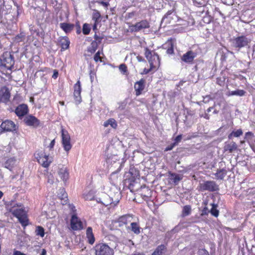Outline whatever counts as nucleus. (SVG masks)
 I'll list each match as a JSON object with an SVG mask.
<instances>
[{"instance_id":"f257e3e1","label":"nucleus","mask_w":255,"mask_h":255,"mask_svg":"<svg viewBox=\"0 0 255 255\" xmlns=\"http://www.w3.org/2000/svg\"><path fill=\"white\" fill-rule=\"evenodd\" d=\"M139 173L134 166H130L128 172L124 174L123 183L124 188L127 187L131 192L134 193V201L138 203H141L143 201L142 187L138 182Z\"/></svg>"},{"instance_id":"f03ea898","label":"nucleus","mask_w":255,"mask_h":255,"mask_svg":"<svg viewBox=\"0 0 255 255\" xmlns=\"http://www.w3.org/2000/svg\"><path fill=\"white\" fill-rule=\"evenodd\" d=\"M8 211L18 219L24 228L30 224L27 212L22 204H15L9 207Z\"/></svg>"},{"instance_id":"7ed1b4c3","label":"nucleus","mask_w":255,"mask_h":255,"mask_svg":"<svg viewBox=\"0 0 255 255\" xmlns=\"http://www.w3.org/2000/svg\"><path fill=\"white\" fill-rule=\"evenodd\" d=\"M146 50L145 54L148 60L149 68L144 67V74L155 71L159 63L158 55L153 51H149L148 49Z\"/></svg>"},{"instance_id":"20e7f679","label":"nucleus","mask_w":255,"mask_h":255,"mask_svg":"<svg viewBox=\"0 0 255 255\" xmlns=\"http://www.w3.org/2000/svg\"><path fill=\"white\" fill-rule=\"evenodd\" d=\"M0 64L8 70H11L14 64V58L10 52L5 51L0 57Z\"/></svg>"},{"instance_id":"39448f33","label":"nucleus","mask_w":255,"mask_h":255,"mask_svg":"<svg viewBox=\"0 0 255 255\" xmlns=\"http://www.w3.org/2000/svg\"><path fill=\"white\" fill-rule=\"evenodd\" d=\"M95 255H114V249L106 243H99L94 248Z\"/></svg>"},{"instance_id":"423d86ee","label":"nucleus","mask_w":255,"mask_h":255,"mask_svg":"<svg viewBox=\"0 0 255 255\" xmlns=\"http://www.w3.org/2000/svg\"><path fill=\"white\" fill-rule=\"evenodd\" d=\"M231 41L232 46L239 50L241 48L247 46L251 40L246 36L241 35L234 38Z\"/></svg>"},{"instance_id":"0eeeda50","label":"nucleus","mask_w":255,"mask_h":255,"mask_svg":"<svg viewBox=\"0 0 255 255\" xmlns=\"http://www.w3.org/2000/svg\"><path fill=\"white\" fill-rule=\"evenodd\" d=\"M37 162L44 168H48L52 161L49 159V156L46 155L43 151H37L35 153Z\"/></svg>"},{"instance_id":"6e6552de","label":"nucleus","mask_w":255,"mask_h":255,"mask_svg":"<svg viewBox=\"0 0 255 255\" xmlns=\"http://www.w3.org/2000/svg\"><path fill=\"white\" fill-rule=\"evenodd\" d=\"M62 144L65 151L68 152L72 148L71 143V137L68 131L63 128H61Z\"/></svg>"},{"instance_id":"1a4fd4ad","label":"nucleus","mask_w":255,"mask_h":255,"mask_svg":"<svg viewBox=\"0 0 255 255\" xmlns=\"http://www.w3.org/2000/svg\"><path fill=\"white\" fill-rule=\"evenodd\" d=\"M200 190L202 191H208L210 192L219 190V186L214 181H206L199 185Z\"/></svg>"},{"instance_id":"9d476101","label":"nucleus","mask_w":255,"mask_h":255,"mask_svg":"<svg viewBox=\"0 0 255 255\" xmlns=\"http://www.w3.org/2000/svg\"><path fill=\"white\" fill-rule=\"evenodd\" d=\"M11 93L9 89L6 86L0 88V103L7 105L10 101Z\"/></svg>"},{"instance_id":"9b49d317","label":"nucleus","mask_w":255,"mask_h":255,"mask_svg":"<svg viewBox=\"0 0 255 255\" xmlns=\"http://www.w3.org/2000/svg\"><path fill=\"white\" fill-rule=\"evenodd\" d=\"M70 226L73 231H80L84 229L82 222L76 214H73L71 217Z\"/></svg>"},{"instance_id":"f8f14e48","label":"nucleus","mask_w":255,"mask_h":255,"mask_svg":"<svg viewBox=\"0 0 255 255\" xmlns=\"http://www.w3.org/2000/svg\"><path fill=\"white\" fill-rule=\"evenodd\" d=\"M15 125L10 120L3 121L0 126V134L5 131H11L15 129Z\"/></svg>"},{"instance_id":"ddd939ff","label":"nucleus","mask_w":255,"mask_h":255,"mask_svg":"<svg viewBox=\"0 0 255 255\" xmlns=\"http://www.w3.org/2000/svg\"><path fill=\"white\" fill-rule=\"evenodd\" d=\"M119 201H113L111 198L108 195H105L103 199L100 198L98 201V203L103 204L106 207L109 206V208L115 207L119 203Z\"/></svg>"},{"instance_id":"4468645a","label":"nucleus","mask_w":255,"mask_h":255,"mask_svg":"<svg viewBox=\"0 0 255 255\" xmlns=\"http://www.w3.org/2000/svg\"><path fill=\"white\" fill-rule=\"evenodd\" d=\"M73 88V96L74 100L76 102H77V103H80L82 100L81 95L82 92V88L81 82L80 81V78L78 80L77 82L74 85Z\"/></svg>"},{"instance_id":"2eb2a0df","label":"nucleus","mask_w":255,"mask_h":255,"mask_svg":"<svg viewBox=\"0 0 255 255\" xmlns=\"http://www.w3.org/2000/svg\"><path fill=\"white\" fill-rule=\"evenodd\" d=\"M23 122L27 126L33 128H37L40 124L39 120L32 115L26 116L23 120Z\"/></svg>"},{"instance_id":"dca6fc26","label":"nucleus","mask_w":255,"mask_h":255,"mask_svg":"<svg viewBox=\"0 0 255 255\" xmlns=\"http://www.w3.org/2000/svg\"><path fill=\"white\" fill-rule=\"evenodd\" d=\"M133 221V216L129 214L124 215L120 217L115 222L119 224V227L127 225Z\"/></svg>"},{"instance_id":"f3484780","label":"nucleus","mask_w":255,"mask_h":255,"mask_svg":"<svg viewBox=\"0 0 255 255\" xmlns=\"http://www.w3.org/2000/svg\"><path fill=\"white\" fill-rule=\"evenodd\" d=\"M29 110L27 105L22 104L18 105L15 109V113L19 118L21 119L23 117L26 115L28 113Z\"/></svg>"},{"instance_id":"a211bd4d","label":"nucleus","mask_w":255,"mask_h":255,"mask_svg":"<svg viewBox=\"0 0 255 255\" xmlns=\"http://www.w3.org/2000/svg\"><path fill=\"white\" fill-rule=\"evenodd\" d=\"M196 56L197 54L195 52L190 50L184 54L182 56L181 59L185 63L191 64L192 63L194 59L196 57Z\"/></svg>"},{"instance_id":"6ab92c4d","label":"nucleus","mask_w":255,"mask_h":255,"mask_svg":"<svg viewBox=\"0 0 255 255\" xmlns=\"http://www.w3.org/2000/svg\"><path fill=\"white\" fill-rule=\"evenodd\" d=\"M238 150V145L237 143L233 141H227L225 143L224 146V152H227L229 153H232Z\"/></svg>"},{"instance_id":"aec40b11","label":"nucleus","mask_w":255,"mask_h":255,"mask_svg":"<svg viewBox=\"0 0 255 255\" xmlns=\"http://www.w3.org/2000/svg\"><path fill=\"white\" fill-rule=\"evenodd\" d=\"M86 237L87 239V242L93 245L95 242V237L93 232V229L91 227H88L86 231Z\"/></svg>"},{"instance_id":"412c9836","label":"nucleus","mask_w":255,"mask_h":255,"mask_svg":"<svg viewBox=\"0 0 255 255\" xmlns=\"http://www.w3.org/2000/svg\"><path fill=\"white\" fill-rule=\"evenodd\" d=\"M58 42L59 45L61 48V51H64L69 48L70 42L68 37L64 36L61 37L59 39Z\"/></svg>"},{"instance_id":"4be33fe9","label":"nucleus","mask_w":255,"mask_h":255,"mask_svg":"<svg viewBox=\"0 0 255 255\" xmlns=\"http://www.w3.org/2000/svg\"><path fill=\"white\" fill-rule=\"evenodd\" d=\"M134 89L136 96L142 94L143 90V79L142 78L134 83Z\"/></svg>"},{"instance_id":"5701e85b","label":"nucleus","mask_w":255,"mask_h":255,"mask_svg":"<svg viewBox=\"0 0 255 255\" xmlns=\"http://www.w3.org/2000/svg\"><path fill=\"white\" fill-rule=\"evenodd\" d=\"M74 24L73 23L62 22L60 23V27L66 33H70L74 28Z\"/></svg>"},{"instance_id":"b1692460","label":"nucleus","mask_w":255,"mask_h":255,"mask_svg":"<svg viewBox=\"0 0 255 255\" xmlns=\"http://www.w3.org/2000/svg\"><path fill=\"white\" fill-rule=\"evenodd\" d=\"M58 173L63 181H66L69 178V172L66 167L63 166L59 168Z\"/></svg>"},{"instance_id":"393cba45","label":"nucleus","mask_w":255,"mask_h":255,"mask_svg":"<svg viewBox=\"0 0 255 255\" xmlns=\"http://www.w3.org/2000/svg\"><path fill=\"white\" fill-rule=\"evenodd\" d=\"M16 160L15 157L7 159L4 162V167L11 171L16 164Z\"/></svg>"},{"instance_id":"a878e982","label":"nucleus","mask_w":255,"mask_h":255,"mask_svg":"<svg viewBox=\"0 0 255 255\" xmlns=\"http://www.w3.org/2000/svg\"><path fill=\"white\" fill-rule=\"evenodd\" d=\"M142 28H143V22L142 21L129 26V29L131 32L138 31Z\"/></svg>"},{"instance_id":"bb28decb","label":"nucleus","mask_w":255,"mask_h":255,"mask_svg":"<svg viewBox=\"0 0 255 255\" xmlns=\"http://www.w3.org/2000/svg\"><path fill=\"white\" fill-rule=\"evenodd\" d=\"M169 173L170 175V179L173 181L175 185H177L179 182L183 178V176L182 175H179L171 172H169Z\"/></svg>"},{"instance_id":"cd10ccee","label":"nucleus","mask_w":255,"mask_h":255,"mask_svg":"<svg viewBox=\"0 0 255 255\" xmlns=\"http://www.w3.org/2000/svg\"><path fill=\"white\" fill-rule=\"evenodd\" d=\"M102 16L100 12L97 9H94L92 15V19L94 23H99L101 21Z\"/></svg>"},{"instance_id":"c85d7f7f","label":"nucleus","mask_w":255,"mask_h":255,"mask_svg":"<svg viewBox=\"0 0 255 255\" xmlns=\"http://www.w3.org/2000/svg\"><path fill=\"white\" fill-rule=\"evenodd\" d=\"M128 229H130L132 232L136 234H138L140 233V228L139 227V225L134 222H132L130 223V227H128Z\"/></svg>"},{"instance_id":"c756f323","label":"nucleus","mask_w":255,"mask_h":255,"mask_svg":"<svg viewBox=\"0 0 255 255\" xmlns=\"http://www.w3.org/2000/svg\"><path fill=\"white\" fill-rule=\"evenodd\" d=\"M227 171L225 169H218L215 175L218 179L222 180L227 174Z\"/></svg>"},{"instance_id":"7c9ffc66","label":"nucleus","mask_w":255,"mask_h":255,"mask_svg":"<svg viewBox=\"0 0 255 255\" xmlns=\"http://www.w3.org/2000/svg\"><path fill=\"white\" fill-rule=\"evenodd\" d=\"M246 92L243 90L238 89L235 91L229 92L228 96H243L245 95Z\"/></svg>"},{"instance_id":"2f4dec72","label":"nucleus","mask_w":255,"mask_h":255,"mask_svg":"<svg viewBox=\"0 0 255 255\" xmlns=\"http://www.w3.org/2000/svg\"><path fill=\"white\" fill-rule=\"evenodd\" d=\"M191 212V207L190 205L184 206L182 211V217H184L189 215Z\"/></svg>"},{"instance_id":"473e14b6","label":"nucleus","mask_w":255,"mask_h":255,"mask_svg":"<svg viewBox=\"0 0 255 255\" xmlns=\"http://www.w3.org/2000/svg\"><path fill=\"white\" fill-rule=\"evenodd\" d=\"M101 54L103 55H104L102 49L101 50V51L99 50L95 53L94 56V60L95 61V62H103L102 57L101 56Z\"/></svg>"},{"instance_id":"72a5a7b5","label":"nucleus","mask_w":255,"mask_h":255,"mask_svg":"<svg viewBox=\"0 0 255 255\" xmlns=\"http://www.w3.org/2000/svg\"><path fill=\"white\" fill-rule=\"evenodd\" d=\"M165 249V247L164 245H160L156 249L152 255H162Z\"/></svg>"},{"instance_id":"f704fd0d","label":"nucleus","mask_w":255,"mask_h":255,"mask_svg":"<svg viewBox=\"0 0 255 255\" xmlns=\"http://www.w3.org/2000/svg\"><path fill=\"white\" fill-rule=\"evenodd\" d=\"M211 205L212 206V208L210 211V212L213 216L217 217L219 216V210L217 209V207L218 206L217 204H215L214 203L211 204Z\"/></svg>"},{"instance_id":"c9c22d12","label":"nucleus","mask_w":255,"mask_h":255,"mask_svg":"<svg viewBox=\"0 0 255 255\" xmlns=\"http://www.w3.org/2000/svg\"><path fill=\"white\" fill-rule=\"evenodd\" d=\"M243 134V131L241 129H239L237 130L234 131H233L228 136L229 138H231L233 136L234 137H239L241 135Z\"/></svg>"},{"instance_id":"e433bc0d","label":"nucleus","mask_w":255,"mask_h":255,"mask_svg":"<svg viewBox=\"0 0 255 255\" xmlns=\"http://www.w3.org/2000/svg\"><path fill=\"white\" fill-rule=\"evenodd\" d=\"M91 27L88 23H84L83 25L82 32L84 35H88L90 33Z\"/></svg>"},{"instance_id":"4c0bfd02","label":"nucleus","mask_w":255,"mask_h":255,"mask_svg":"<svg viewBox=\"0 0 255 255\" xmlns=\"http://www.w3.org/2000/svg\"><path fill=\"white\" fill-rule=\"evenodd\" d=\"M97 43L96 42L93 41L91 43V46L88 48V51L91 53H94L97 49Z\"/></svg>"},{"instance_id":"58836bf2","label":"nucleus","mask_w":255,"mask_h":255,"mask_svg":"<svg viewBox=\"0 0 255 255\" xmlns=\"http://www.w3.org/2000/svg\"><path fill=\"white\" fill-rule=\"evenodd\" d=\"M36 235L40 236L41 237H43L44 236V230L41 226H38L36 227Z\"/></svg>"},{"instance_id":"ea45409f","label":"nucleus","mask_w":255,"mask_h":255,"mask_svg":"<svg viewBox=\"0 0 255 255\" xmlns=\"http://www.w3.org/2000/svg\"><path fill=\"white\" fill-rule=\"evenodd\" d=\"M166 44L168 45V48L167 50V53L169 54H172L174 53L173 44L171 41L168 42Z\"/></svg>"},{"instance_id":"a19ab883","label":"nucleus","mask_w":255,"mask_h":255,"mask_svg":"<svg viewBox=\"0 0 255 255\" xmlns=\"http://www.w3.org/2000/svg\"><path fill=\"white\" fill-rule=\"evenodd\" d=\"M119 70L123 74H128V67L125 64H122L119 66Z\"/></svg>"},{"instance_id":"79ce46f5","label":"nucleus","mask_w":255,"mask_h":255,"mask_svg":"<svg viewBox=\"0 0 255 255\" xmlns=\"http://www.w3.org/2000/svg\"><path fill=\"white\" fill-rule=\"evenodd\" d=\"M110 125L114 128H116L117 127V124L116 120L114 119L111 118L109 119Z\"/></svg>"},{"instance_id":"37998d69","label":"nucleus","mask_w":255,"mask_h":255,"mask_svg":"<svg viewBox=\"0 0 255 255\" xmlns=\"http://www.w3.org/2000/svg\"><path fill=\"white\" fill-rule=\"evenodd\" d=\"M97 2L100 4L104 6L106 8V9H108V7L110 5V4L108 2L104 1H103L101 0H97Z\"/></svg>"},{"instance_id":"c03bdc74","label":"nucleus","mask_w":255,"mask_h":255,"mask_svg":"<svg viewBox=\"0 0 255 255\" xmlns=\"http://www.w3.org/2000/svg\"><path fill=\"white\" fill-rule=\"evenodd\" d=\"M198 255H209L208 252L205 249H200L198 252Z\"/></svg>"},{"instance_id":"a18cd8bd","label":"nucleus","mask_w":255,"mask_h":255,"mask_svg":"<svg viewBox=\"0 0 255 255\" xmlns=\"http://www.w3.org/2000/svg\"><path fill=\"white\" fill-rule=\"evenodd\" d=\"M181 139H182V135L181 134L178 135L175 138L174 142L173 143L174 144V145H177L179 142L181 141Z\"/></svg>"},{"instance_id":"49530a36","label":"nucleus","mask_w":255,"mask_h":255,"mask_svg":"<svg viewBox=\"0 0 255 255\" xmlns=\"http://www.w3.org/2000/svg\"><path fill=\"white\" fill-rule=\"evenodd\" d=\"M211 99L212 98H211L210 96L208 95L203 97V102L207 103H208Z\"/></svg>"},{"instance_id":"de8ad7c7","label":"nucleus","mask_w":255,"mask_h":255,"mask_svg":"<svg viewBox=\"0 0 255 255\" xmlns=\"http://www.w3.org/2000/svg\"><path fill=\"white\" fill-rule=\"evenodd\" d=\"M210 212V211L208 210V209L207 207H205L204 208V209L202 210L201 215H208V214Z\"/></svg>"},{"instance_id":"09e8293b","label":"nucleus","mask_w":255,"mask_h":255,"mask_svg":"<svg viewBox=\"0 0 255 255\" xmlns=\"http://www.w3.org/2000/svg\"><path fill=\"white\" fill-rule=\"evenodd\" d=\"M55 139H54L51 141L49 145L48 146V148H49V150H52L53 148L54 145H55Z\"/></svg>"},{"instance_id":"8fccbe9b","label":"nucleus","mask_w":255,"mask_h":255,"mask_svg":"<svg viewBox=\"0 0 255 255\" xmlns=\"http://www.w3.org/2000/svg\"><path fill=\"white\" fill-rule=\"evenodd\" d=\"M13 255H26L25 254L21 252L20 251L14 250L13 251Z\"/></svg>"},{"instance_id":"3c124183","label":"nucleus","mask_w":255,"mask_h":255,"mask_svg":"<svg viewBox=\"0 0 255 255\" xmlns=\"http://www.w3.org/2000/svg\"><path fill=\"white\" fill-rule=\"evenodd\" d=\"M58 76V71L57 70H54L53 74L52 77L53 79H56L57 78Z\"/></svg>"},{"instance_id":"603ef678","label":"nucleus","mask_w":255,"mask_h":255,"mask_svg":"<svg viewBox=\"0 0 255 255\" xmlns=\"http://www.w3.org/2000/svg\"><path fill=\"white\" fill-rule=\"evenodd\" d=\"M176 145H174V144L173 143L172 144H171L170 145L167 146L166 149H165V150L166 151H168V150H171Z\"/></svg>"},{"instance_id":"864d4df0","label":"nucleus","mask_w":255,"mask_h":255,"mask_svg":"<svg viewBox=\"0 0 255 255\" xmlns=\"http://www.w3.org/2000/svg\"><path fill=\"white\" fill-rule=\"evenodd\" d=\"M76 26H77L76 33H77V34H79L81 33V27L79 23H77Z\"/></svg>"},{"instance_id":"5fc2aeb1","label":"nucleus","mask_w":255,"mask_h":255,"mask_svg":"<svg viewBox=\"0 0 255 255\" xmlns=\"http://www.w3.org/2000/svg\"><path fill=\"white\" fill-rule=\"evenodd\" d=\"M98 24H99V23H94L93 25V30L94 31H95V32H96V31L97 30V26H98Z\"/></svg>"},{"instance_id":"6e6d98bb","label":"nucleus","mask_w":255,"mask_h":255,"mask_svg":"<svg viewBox=\"0 0 255 255\" xmlns=\"http://www.w3.org/2000/svg\"><path fill=\"white\" fill-rule=\"evenodd\" d=\"M109 125H110L109 119L108 120L106 121V122H105L104 123V126L105 127H108Z\"/></svg>"},{"instance_id":"4d7b16f0","label":"nucleus","mask_w":255,"mask_h":255,"mask_svg":"<svg viewBox=\"0 0 255 255\" xmlns=\"http://www.w3.org/2000/svg\"><path fill=\"white\" fill-rule=\"evenodd\" d=\"M252 132H248L246 133V135H245V138H248L249 136H252Z\"/></svg>"},{"instance_id":"13d9d810","label":"nucleus","mask_w":255,"mask_h":255,"mask_svg":"<svg viewBox=\"0 0 255 255\" xmlns=\"http://www.w3.org/2000/svg\"><path fill=\"white\" fill-rule=\"evenodd\" d=\"M40 255H46V251L45 249H42Z\"/></svg>"},{"instance_id":"bf43d9fd","label":"nucleus","mask_w":255,"mask_h":255,"mask_svg":"<svg viewBox=\"0 0 255 255\" xmlns=\"http://www.w3.org/2000/svg\"><path fill=\"white\" fill-rule=\"evenodd\" d=\"M94 38L96 40H101L102 39V38H100L97 35H96V34H95L94 35Z\"/></svg>"},{"instance_id":"052dcab7","label":"nucleus","mask_w":255,"mask_h":255,"mask_svg":"<svg viewBox=\"0 0 255 255\" xmlns=\"http://www.w3.org/2000/svg\"><path fill=\"white\" fill-rule=\"evenodd\" d=\"M67 198V194L64 193L62 194V197H61V199H64V198Z\"/></svg>"},{"instance_id":"680f3d73","label":"nucleus","mask_w":255,"mask_h":255,"mask_svg":"<svg viewBox=\"0 0 255 255\" xmlns=\"http://www.w3.org/2000/svg\"><path fill=\"white\" fill-rule=\"evenodd\" d=\"M204 118L206 119H209V116L207 114H205Z\"/></svg>"},{"instance_id":"e2e57ef3","label":"nucleus","mask_w":255,"mask_h":255,"mask_svg":"<svg viewBox=\"0 0 255 255\" xmlns=\"http://www.w3.org/2000/svg\"><path fill=\"white\" fill-rule=\"evenodd\" d=\"M3 195V192L0 190V199L2 197Z\"/></svg>"},{"instance_id":"0e129e2a","label":"nucleus","mask_w":255,"mask_h":255,"mask_svg":"<svg viewBox=\"0 0 255 255\" xmlns=\"http://www.w3.org/2000/svg\"><path fill=\"white\" fill-rule=\"evenodd\" d=\"M59 104H60L62 106H64V104H65L64 101H59Z\"/></svg>"},{"instance_id":"69168bd1","label":"nucleus","mask_w":255,"mask_h":255,"mask_svg":"<svg viewBox=\"0 0 255 255\" xmlns=\"http://www.w3.org/2000/svg\"><path fill=\"white\" fill-rule=\"evenodd\" d=\"M213 109V107H210L207 109V112L209 113L211 111V110Z\"/></svg>"},{"instance_id":"338daca9","label":"nucleus","mask_w":255,"mask_h":255,"mask_svg":"<svg viewBox=\"0 0 255 255\" xmlns=\"http://www.w3.org/2000/svg\"><path fill=\"white\" fill-rule=\"evenodd\" d=\"M137 58L138 59L139 61H142V57H141L137 56Z\"/></svg>"},{"instance_id":"774afa93","label":"nucleus","mask_w":255,"mask_h":255,"mask_svg":"<svg viewBox=\"0 0 255 255\" xmlns=\"http://www.w3.org/2000/svg\"><path fill=\"white\" fill-rule=\"evenodd\" d=\"M148 27V26L146 24H145V23H144V28Z\"/></svg>"}]
</instances>
